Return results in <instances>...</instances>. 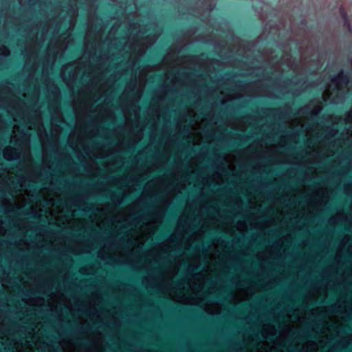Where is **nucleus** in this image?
<instances>
[{
	"mask_svg": "<svg viewBox=\"0 0 352 352\" xmlns=\"http://www.w3.org/2000/svg\"><path fill=\"white\" fill-rule=\"evenodd\" d=\"M21 100L25 102V108H26V109H27L28 111H30V112H31V113H34V111H35V110H36L38 108H39V109H40V111H41V107H37V104H38V102H39L40 96H38V98H36V94H34V93H32V97H31V100H30L31 103H32V107H31V109H30V108L27 106L26 102H25L22 98H21Z\"/></svg>",
	"mask_w": 352,
	"mask_h": 352,
	"instance_id": "obj_42",
	"label": "nucleus"
},
{
	"mask_svg": "<svg viewBox=\"0 0 352 352\" xmlns=\"http://www.w3.org/2000/svg\"><path fill=\"white\" fill-rule=\"evenodd\" d=\"M186 235L175 230L170 234L167 240L157 244L159 250L165 254L169 255L172 252H177L182 249Z\"/></svg>",
	"mask_w": 352,
	"mask_h": 352,
	"instance_id": "obj_15",
	"label": "nucleus"
},
{
	"mask_svg": "<svg viewBox=\"0 0 352 352\" xmlns=\"http://www.w3.org/2000/svg\"><path fill=\"white\" fill-rule=\"evenodd\" d=\"M89 44V39L87 38L83 55L78 60L63 65L60 70V78L67 87L73 91L78 77L82 74L88 78L87 82L83 85V89L88 93L93 103H96L104 95L102 89L99 87V82L104 74L109 71V66H107L104 71H101L100 75L96 74V71L91 69V59L96 55L97 43H92L90 50Z\"/></svg>",
	"mask_w": 352,
	"mask_h": 352,
	"instance_id": "obj_3",
	"label": "nucleus"
},
{
	"mask_svg": "<svg viewBox=\"0 0 352 352\" xmlns=\"http://www.w3.org/2000/svg\"><path fill=\"white\" fill-rule=\"evenodd\" d=\"M126 189L124 188L120 190V193L116 192H111L110 193V199L115 206H118L123 204L126 196Z\"/></svg>",
	"mask_w": 352,
	"mask_h": 352,
	"instance_id": "obj_35",
	"label": "nucleus"
},
{
	"mask_svg": "<svg viewBox=\"0 0 352 352\" xmlns=\"http://www.w3.org/2000/svg\"><path fill=\"white\" fill-rule=\"evenodd\" d=\"M49 109L51 113V123L52 128L57 131V135H59L62 131V127L60 124L65 123V118L62 112L60 103L52 102L49 104Z\"/></svg>",
	"mask_w": 352,
	"mask_h": 352,
	"instance_id": "obj_18",
	"label": "nucleus"
},
{
	"mask_svg": "<svg viewBox=\"0 0 352 352\" xmlns=\"http://www.w3.org/2000/svg\"><path fill=\"white\" fill-rule=\"evenodd\" d=\"M139 84V78L137 75V72L135 71L129 81L126 83V88L122 94V96L120 98V100H123L124 97H129L131 94L135 92L138 85Z\"/></svg>",
	"mask_w": 352,
	"mask_h": 352,
	"instance_id": "obj_25",
	"label": "nucleus"
},
{
	"mask_svg": "<svg viewBox=\"0 0 352 352\" xmlns=\"http://www.w3.org/2000/svg\"><path fill=\"white\" fill-rule=\"evenodd\" d=\"M107 245H103L100 248L97 252V257L102 261H109L116 265H125L131 267L132 269L136 271L141 270H151V264H161L162 258L159 255H156L152 261L146 262L143 264L140 263V259H133L129 258H120L116 256L109 253L106 249Z\"/></svg>",
	"mask_w": 352,
	"mask_h": 352,
	"instance_id": "obj_10",
	"label": "nucleus"
},
{
	"mask_svg": "<svg viewBox=\"0 0 352 352\" xmlns=\"http://www.w3.org/2000/svg\"><path fill=\"white\" fill-rule=\"evenodd\" d=\"M66 8L67 14L56 24L43 58L42 80L46 87L49 104L60 103V89L50 77V70L53 69L57 57L63 54L74 42L72 33L76 25L78 8L76 3L69 4Z\"/></svg>",
	"mask_w": 352,
	"mask_h": 352,
	"instance_id": "obj_2",
	"label": "nucleus"
},
{
	"mask_svg": "<svg viewBox=\"0 0 352 352\" xmlns=\"http://www.w3.org/2000/svg\"><path fill=\"white\" fill-rule=\"evenodd\" d=\"M322 105L320 100H312L307 104L300 107L297 115L305 118L308 117H316L322 111Z\"/></svg>",
	"mask_w": 352,
	"mask_h": 352,
	"instance_id": "obj_20",
	"label": "nucleus"
},
{
	"mask_svg": "<svg viewBox=\"0 0 352 352\" xmlns=\"http://www.w3.org/2000/svg\"><path fill=\"white\" fill-rule=\"evenodd\" d=\"M129 109H131L135 117L139 119L141 111L140 106L138 104H133L132 102H123L122 104L121 111L124 115L128 113Z\"/></svg>",
	"mask_w": 352,
	"mask_h": 352,
	"instance_id": "obj_31",
	"label": "nucleus"
},
{
	"mask_svg": "<svg viewBox=\"0 0 352 352\" xmlns=\"http://www.w3.org/2000/svg\"><path fill=\"white\" fill-rule=\"evenodd\" d=\"M194 278L201 279V282L197 284V290H200L203 287L204 280L206 278L205 274L202 272H195L189 278H188V280H191L192 279Z\"/></svg>",
	"mask_w": 352,
	"mask_h": 352,
	"instance_id": "obj_43",
	"label": "nucleus"
},
{
	"mask_svg": "<svg viewBox=\"0 0 352 352\" xmlns=\"http://www.w3.org/2000/svg\"><path fill=\"white\" fill-rule=\"evenodd\" d=\"M41 25V23H37L33 24V25H31V27L26 32L25 35L27 36H30L31 34V33L33 31H34V30L36 31L35 34L32 38V41L33 42H36L37 41V39H38V30H39Z\"/></svg>",
	"mask_w": 352,
	"mask_h": 352,
	"instance_id": "obj_44",
	"label": "nucleus"
},
{
	"mask_svg": "<svg viewBox=\"0 0 352 352\" xmlns=\"http://www.w3.org/2000/svg\"><path fill=\"white\" fill-rule=\"evenodd\" d=\"M16 116L21 122L31 129L36 131L37 135L43 146L49 142V135L47 129L44 126L43 117L40 109L38 108L34 113L28 111L25 108V102L21 98H16L14 106Z\"/></svg>",
	"mask_w": 352,
	"mask_h": 352,
	"instance_id": "obj_6",
	"label": "nucleus"
},
{
	"mask_svg": "<svg viewBox=\"0 0 352 352\" xmlns=\"http://www.w3.org/2000/svg\"><path fill=\"white\" fill-rule=\"evenodd\" d=\"M42 278V283L38 285V292L44 295L51 293L54 286V278L52 276H40Z\"/></svg>",
	"mask_w": 352,
	"mask_h": 352,
	"instance_id": "obj_24",
	"label": "nucleus"
},
{
	"mask_svg": "<svg viewBox=\"0 0 352 352\" xmlns=\"http://www.w3.org/2000/svg\"><path fill=\"white\" fill-rule=\"evenodd\" d=\"M339 222H345L350 225L352 224V221L342 212H338L328 219V223L333 226H336Z\"/></svg>",
	"mask_w": 352,
	"mask_h": 352,
	"instance_id": "obj_30",
	"label": "nucleus"
},
{
	"mask_svg": "<svg viewBox=\"0 0 352 352\" xmlns=\"http://www.w3.org/2000/svg\"><path fill=\"white\" fill-rule=\"evenodd\" d=\"M316 342L314 340H310L308 344L302 347L303 352H316Z\"/></svg>",
	"mask_w": 352,
	"mask_h": 352,
	"instance_id": "obj_52",
	"label": "nucleus"
},
{
	"mask_svg": "<svg viewBox=\"0 0 352 352\" xmlns=\"http://www.w3.org/2000/svg\"><path fill=\"white\" fill-rule=\"evenodd\" d=\"M126 210L130 212L132 217H124L123 218L124 222H126L129 226L136 229L141 223H144L147 219V215L142 212L144 208L140 206V208H129V206L125 208Z\"/></svg>",
	"mask_w": 352,
	"mask_h": 352,
	"instance_id": "obj_19",
	"label": "nucleus"
},
{
	"mask_svg": "<svg viewBox=\"0 0 352 352\" xmlns=\"http://www.w3.org/2000/svg\"><path fill=\"white\" fill-rule=\"evenodd\" d=\"M22 301L31 306H42L45 303V299L43 297H31L28 292L25 293V297L22 298Z\"/></svg>",
	"mask_w": 352,
	"mask_h": 352,
	"instance_id": "obj_32",
	"label": "nucleus"
},
{
	"mask_svg": "<svg viewBox=\"0 0 352 352\" xmlns=\"http://www.w3.org/2000/svg\"><path fill=\"white\" fill-rule=\"evenodd\" d=\"M223 172L224 171L217 170L212 175H211L212 181L215 182L217 184H220L221 183L219 182V179L221 177Z\"/></svg>",
	"mask_w": 352,
	"mask_h": 352,
	"instance_id": "obj_62",
	"label": "nucleus"
},
{
	"mask_svg": "<svg viewBox=\"0 0 352 352\" xmlns=\"http://www.w3.org/2000/svg\"><path fill=\"white\" fill-rule=\"evenodd\" d=\"M144 91V85H143L142 87L141 88V91H140V93L134 92L133 94H131L129 97H125L127 99V100L125 101L124 102H132L133 104H138L142 96Z\"/></svg>",
	"mask_w": 352,
	"mask_h": 352,
	"instance_id": "obj_38",
	"label": "nucleus"
},
{
	"mask_svg": "<svg viewBox=\"0 0 352 352\" xmlns=\"http://www.w3.org/2000/svg\"><path fill=\"white\" fill-rule=\"evenodd\" d=\"M351 344H352V335L349 334L346 336L341 338L333 346V349L340 348L342 349H347Z\"/></svg>",
	"mask_w": 352,
	"mask_h": 352,
	"instance_id": "obj_37",
	"label": "nucleus"
},
{
	"mask_svg": "<svg viewBox=\"0 0 352 352\" xmlns=\"http://www.w3.org/2000/svg\"><path fill=\"white\" fill-rule=\"evenodd\" d=\"M266 327L268 328V332H269V334L270 336H276V334L278 333V330L274 324H272L270 322H267Z\"/></svg>",
	"mask_w": 352,
	"mask_h": 352,
	"instance_id": "obj_61",
	"label": "nucleus"
},
{
	"mask_svg": "<svg viewBox=\"0 0 352 352\" xmlns=\"http://www.w3.org/2000/svg\"><path fill=\"white\" fill-rule=\"evenodd\" d=\"M143 132H144V128L141 129L140 130H139L138 131H136L133 134L134 143H133V146H134L135 144H137L138 143L140 142L142 140L143 135H144Z\"/></svg>",
	"mask_w": 352,
	"mask_h": 352,
	"instance_id": "obj_57",
	"label": "nucleus"
},
{
	"mask_svg": "<svg viewBox=\"0 0 352 352\" xmlns=\"http://www.w3.org/2000/svg\"><path fill=\"white\" fill-rule=\"evenodd\" d=\"M293 125H296L297 128L291 129L285 131V134L287 135V137L289 138V139H290L291 141L296 144L298 142V138L302 130H304L305 126L301 121L298 120L296 119L293 120L291 122L290 126H292ZM283 132H285V131H283Z\"/></svg>",
	"mask_w": 352,
	"mask_h": 352,
	"instance_id": "obj_23",
	"label": "nucleus"
},
{
	"mask_svg": "<svg viewBox=\"0 0 352 352\" xmlns=\"http://www.w3.org/2000/svg\"><path fill=\"white\" fill-rule=\"evenodd\" d=\"M181 265L180 261L178 265L170 267L166 272H163L160 276L154 274L144 276L142 279V285L147 289L167 292L173 289V278L178 274Z\"/></svg>",
	"mask_w": 352,
	"mask_h": 352,
	"instance_id": "obj_9",
	"label": "nucleus"
},
{
	"mask_svg": "<svg viewBox=\"0 0 352 352\" xmlns=\"http://www.w3.org/2000/svg\"><path fill=\"white\" fill-rule=\"evenodd\" d=\"M11 52H10V50H9V48L4 45H2L0 46V56L1 57H8L10 56Z\"/></svg>",
	"mask_w": 352,
	"mask_h": 352,
	"instance_id": "obj_60",
	"label": "nucleus"
},
{
	"mask_svg": "<svg viewBox=\"0 0 352 352\" xmlns=\"http://www.w3.org/2000/svg\"><path fill=\"white\" fill-rule=\"evenodd\" d=\"M87 136L89 138H92L97 136L108 138V129L104 126L94 127L89 131Z\"/></svg>",
	"mask_w": 352,
	"mask_h": 352,
	"instance_id": "obj_36",
	"label": "nucleus"
},
{
	"mask_svg": "<svg viewBox=\"0 0 352 352\" xmlns=\"http://www.w3.org/2000/svg\"><path fill=\"white\" fill-rule=\"evenodd\" d=\"M5 85H0V109L7 110L8 112L12 115V111H14L16 113V111L14 109V106L16 102V98H19V96H16L13 100L12 105L6 104L4 103L5 96H3V90L9 91V86L10 82L8 80L4 82Z\"/></svg>",
	"mask_w": 352,
	"mask_h": 352,
	"instance_id": "obj_22",
	"label": "nucleus"
},
{
	"mask_svg": "<svg viewBox=\"0 0 352 352\" xmlns=\"http://www.w3.org/2000/svg\"><path fill=\"white\" fill-rule=\"evenodd\" d=\"M38 167H40L39 170H32L34 174L41 173V177L44 175L45 182H43V185H45L47 182H49V187L52 185V175L50 173V170L52 168V165L51 163H47L45 165L43 164H41Z\"/></svg>",
	"mask_w": 352,
	"mask_h": 352,
	"instance_id": "obj_28",
	"label": "nucleus"
},
{
	"mask_svg": "<svg viewBox=\"0 0 352 352\" xmlns=\"http://www.w3.org/2000/svg\"><path fill=\"white\" fill-rule=\"evenodd\" d=\"M90 197V193L75 194L68 196L63 208H69L68 212L69 218L74 217L75 212L71 209V207H69V205L76 207L84 212L89 211L101 212V208L97 207L94 204H88L87 201Z\"/></svg>",
	"mask_w": 352,
	"mask_h": 352,
	"instance_id": "obj_14",
	"label": "nucleus"
},
{
	"mask_svg": "<svg viewBox=\"0 0 352 352\" xmlns=\"http://www.w3.org/2000/svg\"><path fill=\"white\" fill-rule=\"evenodd\" d=\"M7 329H11V334L10 336H14L16 333H26L28 329L26 326L19 324H16L12 328L7 327Z\"/></svg>",
	"mask_w": 352,
	"mask_h": 352,
	"instance_id": "obj_45",
	"label": "nucleus"
},
{
	"mask_svg": "<svg viewBox=\"0 0 352 352\" xmlns=\"http://www.w3.org/2000/svg\"><path fill=\"white\" fill-rule=\"evenodd\" d=\"M204 210L208 213V217L211 221H216V217L214 215H211L210 214V211L219 212V208L218 207V206H217L216 204L205 203V204H202L201 206L200 207V209L199 211L200 215L201 214V213Z\"/></svg>",
	"mask_w": 352,
	"mask_h": 352,
	"instance_id": "obj_33",
	"label": "nucleus"
},
{
	"mask_svg": "<svg viewBox=\"0 0 352 352\" xmlns=\"http://www.w3.org/2000/svg\"><path fill=\"white\" fill-rule=\"evenodd\" d=\"M176 230L186 236L192 231V222L188 216L179 218Z\"/></svg>",
	"mask_w": 352,
	"mask_h": 352,
	"instance_id": "obj_27",
	"label": "nucleus"
},
{
	"mask_svg": "<svg viewBox=\"0 0 352 352\" xmlns=\"http://www.w3.org/2000/svg\"><path fill=\"white\" fill-rule=\"evenodd\" d=\"M54 19H50L43 25L41 35L40 43L34 46L28 45L22 51V54L25 60L26 65L33 62L32 72L30 74V78L33 77L34 72L38 67L36 61L38 57L41 43H43L46 40L47 34L50 31V29L51 28V26L54 24Z\"/></svg>",
	"mask_w": 352,
	"mask_h": 352,
	"instance_id": "obj_12",
	"label": "nucleus"
},
{
	"mask_svg": "<svg viewBox=\"0 0 352 352\" xmlns=\"http://www.w3.org/2000/svg\"><path fill=\"white\" fill-rule=\"evenodd\" d=\"M289 138L286 134H283L280 137L279 146L281 148H285L288 144V139Z\"/></svg>",
	"mask_w": 352,
	"mask_h": 352,
	"instance_id": "obj_63",
	"label": "nucleus"
},
{
	"mask_svg": "<svg viewBox=\"0 0 352 352\" xmlns=\"http://www.w3.org/2000/svg\"><path fill=\"white\" fill-rule=\"evenodd\" d=\"M172 202L173 200L171 198L166 197L164 198L162 204L160 207H155V210L149 214L152 224L157 226L162 225Z\"/></svg>",
	"mask_w": 352,
	"mask_h": 352,
	"instance_id": "obj_17",
	"label": "nucleus"
},
{
	"mask_svg": "<svg viewBox=\"0 0 352 352\" xmlns=\"http://www.w3.org/2000/svg\"><path fill=\"white\" fill-rule=\"evenodd\" d=\"M322 119L327 123H331V126L325 127L324 140L330 141L335 138L339 132L336 125L342 123L346 125L344 130L340 134V139L343 144H348L352 142V109L346 113L344 118L335 115L323 116Z\"/></svg>",
	"mask_w": 352,
	"mask_h": 352,
	"instance_id": "obj_7",
	"label": "nucleus"
},
{
	"mask_svg": "<svg viewBox=\"0 0 352 352\" xmlns=\"http://www.w3.org/2000/svg\"><path fill=\"white\" fill-rule=\"evenodd\" d=\"M152 184L164 186V188L163 192H166L168 188L173 184L171 182L166 181L164 175L154 177L144 186V193L129 205V208H140L141 204L146 199L153 198L157 195V191L153 186H151Z\"/></svg>",
	"mask_w": 352,
	"mask_h": 352,
	"instance_id": "obj_13",
	"label": "nucleus"
},
{
	"mask_svg": "<svg viewBox=\"0 0 352 352\" xmlns=\"http://www.w3.org/2000/svg\"><path fill=\"white\" fill-rule=\"evenodd\" d=\"M231 283L236 288H242L243 287L244 280L241 279L240 274H236L231 278Z\"/></svg>",
	"mask_w": 352,
	"mask_h": 352,
	"instance_id": "obj_53",
	"label": "nucleus"
},
{
	"mask_svg": "<svg viewBox=\"0 0 352 352\" xmlns=\"http://www.w3.org/2000/svg\"><path fill=\"white\" fill-rule=\"evenodd\" d=\"M43 201H44V202L45 204V207L47 208H53L55 206V201L56 200L53 197H43Z\"/></svg>",
	"mask_w": 352,
	"mask_h": 352,
	"instance_id": "obj_59",
	"label": "nucleus"
},
{
	"mask_svg": "<svg viewBox=\"0 0 352 352\" xmlns=\"http://www.w3.org/2000/svg\"><path fill=\"white\" fill-rule=\"evenodd\" d=\"M19 344H22V341L20 339L16 338H12V340L8 344V347H4L3 349H2L0 346V352H9L10 348L17 349L18 347L16 346Z\"/></svg>",
	"mask_w": 352,
	"mask_h": 352,
	"instance_id": "obj_47",
	"label": "nucleus"
},
{
	"mask_svg": "<svg viewBox=\"0 0 352 352\" xmlns=\"http://www.w3.org/2000/svg\"><path fill=\"white\" fill-rule=\"evenodd\" d=\"M186 289V278L179 280L175 285L173 283V289L167 292H160L163 296H170L171 293L175 292L177 289L181 290V298L186 303H190V299L186 296L184 290Z\"/></svg>",
	"mask_w": 352,
	"mask_h": 352,
	"instance_id": "obj_26",
	"label": "nucleus"
},
{
	"mask_svg": "<svg viewBox=\"0 0 352 352\" xmlns=\"http://www.w3.org/2000/svg\"><path fill=\"white\" fill-rule=\"evenodd\" d=\"M343 309V302L341 301H338L333 304H331L329 306L328 310L331 314H337L339 313Z\"/></svg>",
	"mask_w": 352,
	"mask_h": 352,
	"instance_id": "obj_48",
	"label": "nucleus"
},
{
	"mask_svg": "<svg viewBox=\"0 0 352 352\" xmlns=\"http://www.w3.org/2000/svg\"><path fill=\"white\" fill-rule=\"evenodd\" d=\"M337 271V267H335L333 265H330L322 271V275L323 277H328L333 273H336Z\"/></svg>",
	"mask_w": 352,
	"mask_h": 352,
	"instance_id": "obj_58",
	"label": "nucleus"
},
{
	"mask_svg": "<svg viewBox=\"0 0 352 352\" xmlns=\"http://www.w3.org/2000/svg\"><path fill=\"white\" fill-rule=\"evenodd\" d=\"M267 63L273 73L266 77V82L261 87V96L270 98H280L286 94L297 96L307 88V81L304 78H283V65L289 69H294V63L290 58H281L279 60L271 56L268 58Z\"/></svg>",
	"mask_w": 352,
	"mask_h": 352,
	"instance_id": "obj_4",
	"label": "nucleus"
},
{
	"mask_svg": "<svg viewBox=\"0 0 352 352\" xmlns=\"http://www.w3.org/2000/svg\"><path fill=\"white\" fill-rule=\"evenodd\" d=\"M329 201L327 191H323L321 194V199H318L317 206L326 205Z\"/></svg>",
	"mask_w": 352,
	"mask_h": 352,
	"instance_id": "obj_55",
	"label": "nucleus"
},
{
	"mask_svg": "<svg viewBox=\"0 0 352 352\" xmlns=\"http://www.w3.org/2000/svg\"><path fill=\"white\" fill-rule=\"evenodd\" d=\"M216 160L212 163V166L221 171L226 170V164L228 162V157L221 154H217Z\"/></svg>",
	"mask_w": 352,
	"mask_h": 352,
	"instance_id": "obj_34",
	"label": "nucleus"
},
{
	"mask_svg": "<svg viewBox=\"0 0 352 352\" xmlns=\"http://www.w3.org/2000/svg\"><path fill=\"white\" fill-rule=\"evenodd\" d=\"M85 313L89 316L100 317V312L98 310L96 304L89 303L85 309Z\"/></svg>",
	"mask_w": 352,
	"mask_h": 352,
	"instance_id": "obj_46",
	"label": "nucleus"
},
{
	"mask_svg": "<svg viewBox=\"0 0 352 352\" xmlns=\"http://www.w3.org/2000/svg\"><path fill=\"white\" fill-rule=\"evenodd\" d=\"M29 2L32 6L38 7L39 9L42 10L47 8V0H30Z\"/></svg>",
	"mask_w": 352,
	"mask_h": 352,
	"instance_id": "obj_50",
	"label": "nucleus"
},
{
	"mask_svg": "<svg viewBox=\"0 0 352 352\" xmlns=\"http://www.w3.org/2000/svg\"><path fill=\"white\" fill-rule=\"evenodd\" d=\"M67 252H69L76 255L81 254L83 253H90L89 250H85L82 248L78 246H71L67 250H63L61 251V254L63 255H66Z\"/></svg>",
	"mask_w": 352,
	"mask_h": 352,
	"instance_id": "obj_41",
	"label": "nucleus"
},
{
	"mask_svg": "<svg viewBox=\"0 0 352 352\" xmlns=\"http://www.w3.org/2000/svg\"><path fill=\"white\" fill-rule=\"evenodd\" d=\"M235 227L238 231L244 234L248 231V223L245 220H239L236 223Z\"/></svg>",
	"mask_w": 352,
	"mask_h": 352,
	"instance_id": "obj_51",
	"label": "nucleus"
},
{
	"mask_svg": "<svg viewBox=\"0 0 352 352\" xmlns=\"http://www.w3.org/2000/svg\"><path fill=\"white\" fill-rule=\"evenodd\" d=\"M200 227L195 232H192L190 235L194 241H202L208 230V226L199 220Z\"/></svg>",
	"mask_w": 352,
	"mask_h": 352,
	"instance_id": "obj_29",
	"label": "nucleus"
},
{
	"mask_svg": "<svg viewBox=\"0 0 352 352\" xmlns=\"http://www.w3.org/2000/svg\"><path fill=\"white\" fill-rule=\"evenodd\" d=\"M11 143H14L17 147L11 146H6L3 150V157L8 162H14L21 160L23 155L22 147L27 150V155L31 156L30 138L25 133L21 135H14L11 137Z\"/></svg>",
	"mask_w": 352,
	"mask_h": 352,
	"instance_id": "obj_11",
	"label": "nucleus"
},
{
	"mask_svg": "<svg viewBox=\"0 0 352 352\" xmlns=\"http://www.w3.org/2000/svg\"><path fill=\"white\" fill-rule=\"evenodd\" d=\"M108 239L109 241L104 245H107L106 249L109 252L117 246V240L113 239L112 235L109 236Z\"/></svg>",
	"mask_w": 352,
	"mask_h": 352,
	"instance_id": "obj_56",
	"label": "nucleus"
},
{
	"mask_svg": "<svg viewBox=\"0 0 352 352\" xmlns=\"http://www.w3.org/2000/svg\"><path fill=\"white\" fill-rule=\"evenodd\" d=\"M98 18H91L88 21L87 29L84 38V43L87 38L89 41V50L91 44H96V52L93 58L91 59V69L96 71L100 75L101 71H104L107 66H109L116 59L122 58L126 60V66L122 71L114 72L109 75L104 82L103 86L107 89H111L120 80L121 76L128 71H133L140 59L144 56L147 48L152 44V42L147 36L144 37L143 33L138 30L139 25L133 23L129 29V35L121 39L118 38H111V34L108 35L104 40H102V32L104 25L98 24ZM116 28H111V32ZM111 34V33H110Z\"/></svg>",
	"mask_w": 352,
	"mask_h": 352,
	"instance_id": "obj_1",
	"label": "nucleus"
},
{
	"mask_svg": "<svg viewBox=\"0 0 352 352\" xmlns=\"http://www.w3.org/2000/svg\"><path fill=\"white\" fill-rule=\"evenodd\" d=\"M30 182L34 184L42 182L41 173L34 174L33 170H31L28 175H19L15 184H7L6 191L8 196L5 195L1 201L4 213L16 214L21 208L19 204L13 202L12 199L29 204L33 201L34 195L27 189Z\"/></svg>",
	"mask_w": 352,
	"mask_h": 352,
	"instance_id": "obj_5",
	"label": "nucleus"
},
{
	"mask_svg": "<svg viewBox=\"0 0 352 352\" xmlns=\"http://www.w3.org/2000/svg\"><path fill=\"white\" fill-rule=\"evenodd\" d=\"M262 114L276 121H282L285 119L287 110L282 108H264L261 109Z\"/></svg>",
	"mask_w": 352,
	"mask_h": 352,
	"instance_id": "obj_21",
	"label": "nucleus"
},
{
	"mask_svg": "<svg viewBox=\"0 0 352 352\" xmlns=\"http://www.w3.org/2000/svg\"><path fill=\"white\" fill-rule=\"evenodd\" d=\"M124 151H126L125 142H124V140H120L116 144V147L111 150L110 153H114L116 152Z\"/></svg>",
	"mask_w": 352,
	"mask_h": 352,
	"instance_id": "obj_54",
	"label": "nucleus"
},
{
	"mask_svg": "<svg viewBox=\"0 0 352 352\" xmlns=\"http://www.w3.org/2000/svg\"><path fill=\"white\" fill-rule=\"evenodd\" d=\"M144 224L147 227L146 233L148 237H152L159 229L160 226L153 225L150 221L149 223H144Z\"/></svg>",
	"mask_w": 352,
	"mask_h": 352,
	"instance_id": "obj_49",
	"label": "nucleus"
},
{
	"mask_svg": "<svg viewBox=\"0 0 352 352\" xmlns=\"http://www.w3.org/2000/svg\"><path fill=\"white\" fill-rule=\"evenodd\" d=\"M141 178L142 175L131 176L127 175H116L112 177L111 182L116 184L120 190H122L125 188L132 192L135 190L136 183L138 182Z\"/></svg>",
	"mask_w": 352,
	"mask_h": 352,
	"instance_id": "obj_16",
	"label": "nucleus"
},
{
	"mask_svg": "<svg viewBox=\"0 0 352 352\" xmlns=\"http://www.w3.org/2000/svg\"><path fill=\"white\" fill-rule=\"evenodd\" d=\"M196 261H197L196 263H190L189 265H188V267L186 268V274H187L186 277L187 278H189L192 274H193L201 267V263H200L199 258L198 256L196 258Z\"/></svg>",
	"mask_w": 352,
	"mask_h": 352,
	"instance_id": "obj_40",
	"label": "nucleus"
},
{
	"mask_svg": "<svg viewBox=\"0 0 352 352\" xmlns=\"http://www.w3.org/2000/svg\"><path fill=\"white\" fill-rule=\"evenodd\" d=\"M79 272L82 275H94L96 273V268L93 264L85 265L79 269Z\"/></svg>",
	"mask_w": 352,
	"mask_h": 352,
	"instance_id": "obj_39",
	"label": "nucleus"
},
{
	"mask_svg": "<svg viewBox=\"0 0 352 352\" xmlns=\"http://www.w3.org/2000/svg\"><path fill=\"white\" fill-rule=\"evenodd\" d=\"M344 194L348 196L352 195V183H346L343 186Z\"/></svg>",
	"mask_w": 352,
	"mask_h": 352,
	"instance_id": "obj_64",
	"label": "nucleus"
},
{
	"mask_svg": "<svg viewBox=\"0 0 352 352\" xmlns=\"http://www.w3.org/2000/svg\"><path fill=\"white\" fill-rule=\"evenodd\" d=\"M349 80L346 75L340 71L331 79L328 87L323 91L322 98L324 102L337 104L342 103L348 97Z\"/></svg>",
	"mask_w": 352,
	"mask_h": 352,
	"instance_id": "obj_8",
	"label": "nucleus"
}]
</instances>
